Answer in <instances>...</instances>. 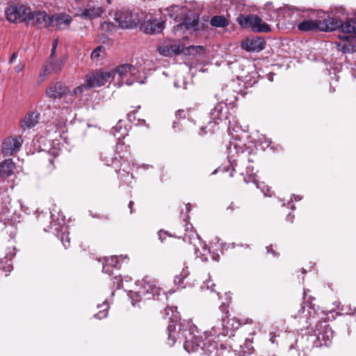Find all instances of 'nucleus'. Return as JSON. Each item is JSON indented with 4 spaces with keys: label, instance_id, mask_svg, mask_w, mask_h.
<instances>
[{
    "label": "nucleus",
    "instance_id": "f257e3e1",
    "mask_svg": "<svg viewBox=\"0 0 356 356\" xmlns=\"http://www.w3.org/2000/svg\"><path fill=\"white\" fill-rule=\"evenodd\" d=\"M220 309L223 314L221 321L211 327L209 335L207 332L200 335L197 327L191 322L177 323V315L173 314L170 315L169 311L172 313V308H166L165 315L170 320V323L167 328L168 344L173 346L177 341L185 339L184 348L188 353L197 352L206 356H236V352L230 346H226L221 344L220 348H218L217 343L214 341V339L220 335L225 337L229 334V320L225 325V318H227L228 313L227 307L222 303L220 306Z\"/></svg>",
    "mask_w": 356,
    "mask_h": 356
},
{
    "label": "nucleus",
    "instance_id": "f03ea898",
    "mask_svg": "<svg viewBox=\"0 0 356 356\" xmlns=\"http://www.w3.org/2000/svg\"><path fill=\"white\" fill-rule=\"evenodd\" d=\"M113 71L115 72V80H117L114 85L121 86L124 84L131 86L134 83H145V73L132 65L122 64Z\"/></svg>",
    "mask_w": 356,
    "mask_h": 356
},
{
    "label": "nucleus",
    "instance_id": "7ed1b4c3",
    "mask_svg": "<svg viewBox=\"0 0 356 356\" xmlns=\"http://www.w3.org/2000/svg\"><path fill=\"white\" fill-rule=\"evenodd\" d=\"M228 159L235 161V155H241L242 159H247L250 163L254 161L256 154V147L251 143L245 144L241 139L232 138L227 147Z\"/></svg>",
    "mask_w": 356,
    "mask_h": 356
},
{
    "label": "nucleus",
    "instance_id": "20e7f679",
    "mask_svg": "<svg viewBox=\"0 0 356 356\" xmlns=\"http://www.w3.org/2000/svg\"><path fill=\"white\" fill-rule=\"evenodd\" d=\"M143 282V286L138 291L134 292L130 291L128 293L133 305H136V302H140L142 296L152 295L153 298H154L155 296H157L159 298L161 295V289L156 285V282L154 280L149 277H145Z\"/></svg>",
    "mask_w": 356,
    "mask_h": 356
},
{
    "label": "nucleus",
    "instance_id": "39448f33",
    "mask_svg": "<svg viewBox=\"0 0 356 356\" xmlns=\"http://www.w3.org/2000/svg\"><path fill=\"white\" fill-rule=\"evenodd\" d=\"M228 107L227 104L221 102H218L215 105L213 108H212L209 113L211 120L208 123V126L202 127L201 131L203 132L200 133V135L205 134L207 133L204 131L205 129L209 128L210 131H212V126L211 124H218L220 122L223 120H227L228 124L231 123V120L229 119V116L228 115Z\"/></svg>",
    "mask_w": 356,
    "mask_h": 356
},
{
    "label": "nucleus",
    "instance_id": "423d86ee",
    "mask_svg": "<svg viewBox=\"0 0 356 356\" xmlns=\"http://www.w3.org/2000/svg\"><path fill=\"white\" fill-rule=\"evenodd\" d=\"M316 339L314 345L316 347L328 346L333 338V331L326 321L316 323L314 330Z\"/></svg>",
    "mask_w": 356,
    "mask_h": 356
},
{
    "label": "nucleus",
    "instance_id": "0eeeda50",
    "mask_svg": "<svg viewBox=\"0 0 356 356\" xmlns=\"http://www.w3.org/2000/svg\"><path fill=\"white\" fill-rule=\"evenodd\" d=\"M237 22L242 27H250L254 32L268 33L270 31L269 25L264 22L262 19L257 15H241L238 17Z\"/></svg>",
    "mask_w": 356,
    "mask_h": 356
},
{
    "label": "nucleus",
    "instance_id": "6e6552de",
    "mask_svg": "<svg viewBox=\"0 0 356 356\" xmlns=\"http://www.w3.org/2000/svg\"><path fill=\"white\" fill-rule=\"evenodd\" d=\"M85 0H75L74 5L72 7L74 10H77L74 15L81 16L83 19H94L99 17L104 13V10L100 6H88L84 8Z\"/></svg>",
    "mask_w": 356,
    "mask_h": 356
},
{
    "label": "nucleus",
    "instance_id": "1a4fd4ad",
    "mask_svg": "<svg viewBox=\"0 0 356 356\" xmlns=\"http://www.w3.org/2000/svg\"><path fill=\"white\" fill-rule=\"evenodd\" d=\"M88 79L89 86L92 88L104 86L107 83L115 81V72L111 71H95L88 74L86 76Z\"/></svg>",
    "mask_w": 356,
    "mask_h": 356
},
{
    "label": "nucleus",
    "instance_id": "9d476101",
    "mask_svg": "<svg viewBox=\"0 0 356 356\" xmlns=\"http://www.w3.org/2000/svg\"><path fill=\"white\" fill-rule=\"evenodd\" d=\"M30 10L29 8L24 5L10 6L6 10V18L10 22H27Z\"/></svg>",
    "mask_w": 356,
    "mask_h": 356
},
{
    "label": "nucleus",
    "instance_id": "9b49d317",
    "mask_svg": "<svg viewBox=\"0 0 356 356\" xmlns=\"http://www.w3.org/2000/svg\"><path fill=\"white\" fill-rule=\"evenodd\" d=\"M115 20L122 29H133L137 26L139 22L138 16L129 10L116 12Z\"/></svg>",
    "mask_w": 356,
    "mask_h": 356
},
{
    "label": "nucleus",
    "instance_id": "f8f14e48",
    "mask_svg": "<svg viewBox=\"0 0 356 356\" xmlns=\"http://www.w3.org/2000/svg\"><path fill=\"white\" fill-rule=\"evenodd\" d=\"M64 63V58L56 60L49 59V60L45 63L42 66V71L39 75V81H43L44 80V76L51 75L52 74L59 73L63 68Z\"/></svg>",
    "mask_w": 356,
    "mask_h": 356
},
{
    "label": "nucleus",
    "instance_id": "ddd939ff",
    "mask_svg": "<svg viewBox=\"0 0 356 356\" xmlns=\"http://www.w3.org/2000/svg\"><path fill=\"white\" fill-rule=\"evenodd\" d=\"M22 143L21 136L8 137L3 142L2 152L5 156H12L19 150Z\"/></svg>",
    "mask_w": 356,
    "mask_h": 356
},
{
    "label": "nucleus",
    "instance_id": "4468645a",
    "mask_svg": "<svg viewBox=\"0 0 356 356\" xmlns=\"http://www.w3.org/2000/svg\"><path fill=\"white\" fill-rule=\"evenodd\" d=\"M46 95L49 98L56 99L65 97L70 94V88L61 82L51 83L46 90Z\"/></svg>",
    "mask_w": 356,
    "mask_h": 356
},
{
    "label": "nucleus",
    "instance_id": "2eb2a0df",
    "mask_svg": "<svg viewBox=\"0 0 356 356\" xmlns=\"http://www.w3.org/2000/svg\"><path fill=\"white\" fill-rule=\"evenodd\" d=\"M27 22L42 26L51 27V16L44 11L31 12L30 10V16Z\"/></svg>",
    "mask_w": 356,
    "mask_h": 356
},
{
    "label": "nucleus",
    "instance_id": "dca6fc26",
    "mask_svg": "<svg viewBox=\"0 0 356 356\" xmlns=\"http://www.w3.org/2000/svg\"><path fill=\"white\" fill-rule=\"evenodd\" d=\"M164 29V22L155 17H150L143 25V31L147 34H156Z\"/></svg>",
    "mask_w": 356,
    "mask_h": 356
},
{
    "label": "nucleus",
    "instance_id": "f3484780",
    "mask_svg": "<svg viewBox=\"0 0 356 356\" xmlns=\"http://www.w3.org/2000/svg\"><path fill=\"white\" fill-rule=\"evenodd\" d=\"M242 49L247 51L259 52L265 47V42L259 38H247L241 42Z\"/></svg>",
    "mask_w": 356,
    "mask_h": 356
},
{
    "label": "nucleus",
    "instance_id": "a211bd4d",
    "mask_svg": "<svg viewBox=\"0 0 356 356\" xmlns=\"http://www.w3.org/2000/svg\"><path fill=\"white\" fill-rule=\"evenodd\" d=\"M184 45L177 42L165 43L158 47L159 54L164 56H172L181 54L184 51Z\"/></svg>",
    "mask_w": 356,
    "mask_h": 356
},
{
    "label": "nucleus",
    "instance_id": "6ab92c4d",
    "mask_svg": "<svg viewBox=\"0 0 356 356\" xmlns=\"http://www.w3.org/2000/svg\"><path fill=\"white\" fill-rule=\"evenodd\" d=\"M66 227L61 226L59 224L54 223L49 228H44V232H52L57 237L60 238L63 245L67 248L70 245V237L68 234L65 233Z\"/></svg>",
    "mask_w": 356,
    "mask_h": 356
},
{
    "label": "nucleus",
    "instance_id": "aec40b11",
    "mask_svg": "<svg viewBox=\"0 0 356 356\" xmlns=\"http://www.w3.org/2000/svg\"><path fill=\"white\" fill-rule=\"evenodd\" d=\"M15 255V248L13 245L8 246L6 248V255L4 259H0V269L6 272V276L13 270V265L11 260Z\"/></svg>",
    "mask_w": 356,
    "mask_h": 356
},
{
    "label": "nucleus",
    "instance_id": "412c9836",
    "mask_svg": "<svg viewBox=\"0 0 356 356\" xmlns=\"http://www.w3.org/2000/svg\"><path fill=\"white\" fill-rule=\"evenodd\" d=\"M72 17L67 14L60 13L51 16V27L63 29L70 25Z\"/></svg>",
    "mask_w": 356,
    "mask_h": 356
},
{
    "label": "nucleus",
    "instance_id": "4be33fe9",
    "mask_svg": "<svg viewBox=\"0 0 356 356\" xmlns=\"http://www.w3.org/2000/svg\"><path fill=\"white\" fill-rule=\"evenodd\" d=\"M355 17L346 19L343 22H341L340 29L342 33L348 34L344 37L346 39L349 38H356V11Z\"/></svg>",
    "mask_w": 356,
    "mask_h": 356
},
{
    "label": "nucleus",
    "instance_id": "5701e85b",
    "mask_svg": "<svg viewBox=\"0 0 356 356\" xmlns=\"http://www.w3.org/2000/svg\"><path fill=\"white\" fill-rule=\"evenodd\" d=\"M11 200L7 197L0 205V215L4 218L5 220H13L14 216L15 215L16 211L13 209Z\"/></svg>",
    "mask_w": 356,
    "mask_h": 356
},
{
    "label": "nucleus",
    "instance_id": "b1692460",
    "mask_svg": "<svg viewBox=\"0 0 356 356\" xmlns=\"http://www.w3.org/2000/svg\"><path fill=\"white\" fill-rule=\"evenodd\" d=\"M320 30L322 31H332L340 28L341 20L338 19L336 17H330L318 21Z\"/></svg>",
    "mask_w": 356,
    "mask_h": 356
},
{
    "label": "nucleus",
    "instance_id": "393cba45",
    "mask_svg": "<svg viewBox=\"0 0 356 356\" xmlns=\"http://www.w3.org/2000/svg\"><path fill=\"white\" fill-rule=\"evenodd\" d=\"M39 118L40 114L38 113L30 112L22 120L20 126L24 131L31 129L38 123Z\"/></svg>",
    "mask_w": 356,
    "mask_h": 356
},
{
    "label": "nucleus",
    "instance_id": "a878e982",
    "mask_svg": "<svg viewBox=\"0 0 356 356\" xmlns=\"http://www.w3.org/2000/svg\"><path fill=\"white\" fill-rule=\"evenodd\" d=\"M126 256L120 255L119 257L112 256L110 258H107L103 265L102 271L105 273L111 274V268H120V263L121 260L126 259Z\"/></svg>",
    "mask_w": 356,
    "mask_h": 356
},
{
    "label": "nucleus",
    "instance_id": "bb28decb",
    "mask_svg": "<svg viewBox=\"0 0 356 356\" xmlns=\"http://www.w3.org/2000/svg\"><path fill=\"white\" fill-rule=\"evenodd\" d=\"M15 164L12 159H6L0 163V177H7L13 174Z\"/></svg>",
    "mask_w": 356,
    "mask_h": 356
},
{
    "label": "nucleus",
    "instance_id": "cd10ccee",
    "mask_svg": "<svg viewBox=\"0 0 356 356\" xmlns=\"http://www.w3.org/2000/svg\"><path fill=\"white\" fill-rule=\"evenodd\" d=\"M298 28L302 31L320 30L319 22L316 20H304L298 25Z\"/></svg>",
    "mask_w": 356,
    "mask_h": 356
},
{
    "label": "nucleus",
    "instance_id": "c85d7f7f",
    "mask_svg": "<svg viewBox=\"0 0 356 356\" xmlns=\"http://www.w3.org/2000/svg\"><path fill=\"white\" fill-rule=\"evenodd\" d=\"M184 240L193 244L196 252L199 250L197 245H200L204 250H207L206 245L202 242L200 237L195 232L191 233L190 235L185 234Z\"/></svg>",
    "mask_w": 356,
    "mask_h": 356
},
{
    "label": "nucleus",
    "instance_id": "c756f323",
    "mask_svg": "<svg viewBox=\"0 0 356 356\" xmlns=\"http://www.w3.org/2000/svg\"><path fill=\"white\" fill-rule=\"evenodd\" d=\"M105 48L102 46H99L95 48L91 53L90 58L95 62H97L104 58Z\"/></svg>",
    "mask_w": 356,
    "mask_h": 356
},
{
    "label": "nucleus",
    "instance_id": "7c9ffc66",
    "mask_svg": "<svg viewBox=\"0 0 356 356\" xmlns=\"http://www.w3.org/2000/svg\"><path fill=\"white\" fill-rule=\"evenodd\" d=\"M337 49L343 53H354L356 51V44L339 42Z\"/></svg>",
    "mask_w": 356,
    "mask_h": 356
},
{
    "label": "nucleus",
    "instance_id": "2f4dec72",
    "mask_svg": "<svg viewBox=\"0 0 356 356\" xmlns=\"http://www.w3.org/2000/svg\"><path fill=\"white\" fill-rule=\"evenodd\" d=\"M120 121L119 123L113 127L111 130V133L113 135L115 138H116L118 140H120L121 138H123L127 136V129H122V126L120 124Z\"/></svg>",
    "mask_w": 356,
    "mask_h": 356
},
{
    "label": "nucleus",
    "instance_id": "473e14b6",
    "mask_svg": "<svg viewBox=\"0 0 356 356\" xmlns=\"http://www.w3.org/2000/svg\"><path fill=\"white\" fill-rule=\"evenodd\" d=\"M253 170V167L252 165H248L246 168L245 172H241V175L244 176L245 182H256V175L254 173Z\"/></svg>",
    "mask_w": 356,
    "mask_h": 356
},
{
    "label": "nucleus",
    "instance_id": "72a5a7b5",
    "mask_svg": "<svg viewBox=\"0 0 356 356\" xmlns=\"http://www.w3.org/2000/svg\"><path fill=\"white\" fill-rule=\"evenodd\" d=\"M227 19L223 16H214L211 19V24L215 27H226L228 25Z\"/></svg>",
    "mask_w": 356,
    "mask_h": 356
},
{
    "label": "nucleus",
    "instance_id": "f704fd0d",
    "mask_svg": "<svg viewBox=\"0 0 356 356\" xmlns=\"http://www.w3.org/2000/svg\"><path fill=\"white\" fill-rule=\"evenodd\" d=\"M197 26V22L193 20L192 22L188 23L187 22H184L177 24L174 26V31L175 33L182 31L184 29L188 30L190 29H195Z\"/></svg>",
    "mask_w": 356,
    "mask_h": 356
},
{
    "label": "nucleus",
    "instance_id": "c9c22d12",
    "mask_svg": "<svg viewBox=\"0 0 356 356\" xmlns=\"http://www.w3.org/2000/svg\"><path fill=\"white\" fill-rule=\"evenodd\" d=\"M120 178L127 184H131V180L134 179L133 174L126 172L124 169H120L118 171Z\"/></svg>",
    "mask_w": 356,
    "mask_h": 356
},
{
    "label": "nucleus",
    "instance_id": "e433bc0d",
    "mask_svg": "<svg viewBox=\"0 0 356 356\" xmlns=\"http://www.w3.org/2000/svg\"><path fill=\"white\" fill-rule=\"evenodd\" d=\"M91 86H89L88 79H86V82L77 87H76L72 92V95L76 96L81 95L86 90H90Z\"/></svg>",
    "mask_w": 356,
    "mask_h": 356
},
{
    "label": "nucleus",
    "instance_id": "4c0bfd02",
    "mask_svg": "<svg viewBox=\"0 0 356 356\" xmlns=\"http://www.w3.org/2000/svg\"><path fill=\"white\" fill-rule=\"evenodd\" d=\"M189 273L188 270V268H184L182 269L181 273L180 275L175 276L174 282L175 284L179 286H182L184 279L186 278L188 275Z\"/></svg>",
    "mask_w": 356,
    "mask_h": 356
},
{
    "label": "nucleus",
    "instance_id": "58836bf2",
    "mask_svg": "<svg viewBox=\"0 0 356 356\" xmlns=\"http://www.w3.org/2000/svg\"><path fill=\"white\" fill-rule=\"evenodd\" d=\"M99 308H102L99 313L94 315V317L102 319L107 316V312L108 309V305L106 300H105L102 305L98 306Z\"/></svg>",
    "mask_w": 356,
    "mask_h": 356
},
{
    "label": "nucleus",
    "instance_id": "ea45409f",
    "mask_svg": "<svg viewBox=\"0 0 356 356\" xmlns=\"http://www.w3.org/2000/svg\"><path fill=\"white\" fill-rule=\"evenodd\" d=\"M254 183L256 184L257 187L261 191L265 196H270V194L268 193L270 192V188L264 182H259L257 179H256V182Z\"/></svg>",
    "mask_w": 356,
    "mask_h": 356
},
{
    "label": "nucleus",
    "instance_id": "a19ab883",
    "mask_svg": "<svg viewBox=\"0 0 356 356\" xmlns=\"http://www.w3.org/2000/svg\"><path fill=\"white\" fill-rule=\"evenodd\" d=\"M101 28L104 31H113L115 29V25L109 22H104L101 24Z\"/></svg>",
    "mask_w": 356,
    "mask_h": 356
},
{
    "label": "nucleus",
    "instance_id": "79ce46f5",
    "mask_svg": "<svg viewBox=\"0 0 356 356\" xmlns=\"http://www.w3.org/2000/svg\"><path fill=\"white\" fill-rule=\"evenodd\" d=\"M122 280L120 277L115 276L113 278V285H115L116 289H119L122 287Z\"/></svg>",
    "mask_w": 356,
    "mask_h": 356
},
{
    "label": "nucleus",
    "instance_id": "37998d69",
    "mask_svg": "<svg viewBox=\"0 0 356 356\" xmlns=\"http://www.w3.org/2000/svg\"><path fill=\"white\" fill-rule=\"evenodd\" d=\"M335 17L337 18L338 17L346 15V13L345 12V9L343 7L336 8L334 10Z\"/></svg>",
    "mask_w": 356,
    "mask_h": 356
},
{
    "label": "nucleus",
    "instance_id": "c03bdc74",
    "mask_svg": "<svg viewBox=\"0 0 356 356\" xmlns=\"http://www.w3.org/2000/svg\"><path fill=\"white\" fill-rule=\"evenodd\" d=\"M179 7L178 6H175V5H173L168 8H166V10L168 12V14L170 16V17H176L177 16H175L174 15V13H173V11L174 10H179Z\"/></svg>",
    "mask_w": 356,
    "mask_h": 356
},
{
    "label": "nucleus",
    "instance_id": "a18cd8bd",
    "mask_svg": "<svg viewBox=\"0 0 356 356\" xmlns=\"http://www.w3.org/2000/svg\"><path fill=\"white\" fill-rule=\"evenodd\" d=\"M110 159L111 161L108 159L107 156H105V159H104L103 160L105 161V163L107 165H113L115 164V162H117V157H111Z\"/></svg>",
    "mask_w": 356,
    "mask_h": 356
},
{
    "label": "nucleus",
    "instance_id": "49530a36",
    "mask_svg": "<svg viewBox=\"0 0 356 356\" xmlns=\"http://www.w3.org/2000/svg\"><path fill=\"white\" fill-rule=\"evenodd\" d=\"M186 115H187V111H186L184 110H179L175 113L177 118H185Z\"/></svg>",
    "mask_w": 356,
    "mask_h": 356
},
{
    "label": "nucleus",
    "instance_id": "de8ad7c7",
    "mask_svg": "<svg viewBox=\"0 0 356 356\" xmlns=\"http://www.w3.org/2000/svg\"><path fill=\"white\" fill-rule=\"evenodd\" d=\"M135 113H136V111H134L132 112H130L127 114V119L129 122L134 123L135 120H136V118H135Z\"/></svg>",
    "mask_w": 356,
    "mask_h": 356
},
{
    "label": "nucleus",
    "instance_id": "09e8293b",
    "mask_svg": "<svg viewBox=\"0 0 356 356\" xmlns=\"http://www.w3.org/2000/svg\"><path fill=\"white\" fill-rule=\"evenodd\" d=\"M210 282V281H208L207 283H204L203 286H202V289L207 288V289H209L211 288V291H213V289H212V287L214 286L215 284L211 283V284L209 285Z\"/></svg>",
    "mask_w": 356,
    "mask_h": 356
},
{
    "label": "nucleus",
    "instance_id": "8fccbe9b",
    "mask_svg": "<svg viewBox=\"0 0 356 356\" xmlns=\"http://www.w3.org/2000/svg\"><path fill=\"white\" fill-rule=\"evenodd\" d=\"M266 251L268 253H272L274 256H276L277 254L273 250L272 245L266 247Z\"/></svg>",
    "mask_w": 356,
    "mask_h": 356
},
{
    "label": "nucleus",
    "instance_id": "3c124183",
    "mask_svg": "<svg viewBox=\"0 0 356 356\" xmlns=\"http://www.w3.org/2000/svg\"><path fill=\"white\" fill-rule=\"evenodd\" d=\"M17 57V53H13L10 58L9 63L12 64L15 60Z\"/></svg>",
    "mask_w": 356,
    "mask_h": 356
},
{
    "label": "nucleus",
    "instance_id": "603ef678",
    "mask_svg": "<svg viewBox=\"0 0 356 356\" xmlns=\"http://www.w3.org/2000/svg\"><path fill=\"white\" fill-rule=\"evenodd\" d=\"M238 207L235 204V203L234 202H232L229 207H227V210H231V211H234L236 208H237Z\"/></svg>",
    "mask_w": 356,
    "mask_h": 356
},
{
    "label": "nucleus",
    "instance_id": "864d4df0",
    "mask_svg": "<svg viewBox=\"0 0 356 356\" xmlns=\"http://www.w3.org/2000/svg\"><path fill=\"white\" fill-rule=\"evenodd\" d=\"M56 49L51 48V54H50V56H49V59L50 60L54 59V58L55 56V54H56Z\"/></svg>",
    "mask_w": 356,
    "mask_h": 356
},
{
    "label": "nucleus",
    "instance_id": "5fc2aeb1",
    "mask_svg": "<svg viewBox=\"0 0 356 356\" xmlns=\"http://www.w3.org/2000/svg\"><path fill=\"white\" fill-rule=\"evenodd\" d=\"M165 234H166V232H163L162 230L159 232V237L161 242L163 241V235H165Z\"/></svg>",
    "mask_w": 356,
    "mask_h": 356
},
{
    "label": "nucleus",
    "instance_id": "6e6d98bb",
    "mask_svg": "<svg viewBox=\"0 0 356 356\" xmlns=\"http://www.w3.org/2000/svg\"><path fill=\"white\" fill-rule=\"evenodd\" d=\"M23 70V66L22 65H17L15 67V71L17 72H21L22 70Z\"/></svg>",
    "mask_w": 356,
    "mask_h": 356
},
{
    "label": "nucleus",
    "instance_id": "4d7b16f0",
    "mask_svg": "<svg viewBox=\"0 0 356 356\" xmlns=\"http://www.w3.org/2000/svg\"><path fill=\"white\" fill-rule=\"evenodd\" d=\"M57 46H58V40H54L53 42V44H52V48L56 49Z\"/></svg>",
    "mask_w": 356,
    "mask_h": 356
},
{
    "label": "nucleus",
    "instance_id": "13d9d810",
    "mask_svg": "<svg viewBox=\"0 0 356 356\" xmlns=\"http://www.w3.org/2000/svg\"><path fill=\"white\" fill-rule=\"evenodd\" d=\"M306 318V322L309 324V325H312V324L314 323V321H312V318H308L307 317H305Z\"/></svg>",
    "mask_w": 356,
    "mask_h": 356
},
{
    "label": "nucleus",
    "instance_id": "bf43d9fd",
    "mask_svg": "<svg viewBox=\"0 0 356 356\" xmlns=\"http://www.w3.org/2000/svg\"><path fill=\"white\" fill-rule=\"evenodd\" d=\"M312 313H314V309L312 308L311 307H309L307 309V314L311 315Z\"/></svg>",
    "mask_w": 356,
    "mask_h": 356
},
{
    "label": "nucleus",
    "instance_id": "052dcab7",
    "mask_svg": "<svg viewBox=\"0 0 356 356\" xmlns=\"http://www.w3.org/2000/svg\"><path fill=\"white\" fill-rule=\"evenodd\" d=\"M241 325V323L239 321H236V325H234V324L232 325V327H234V329H238L239 327V326Z\"/></svg>",
    "mask_w": 356,
    "mask_h": 356
},
{
    "label": "nucleus",
    "instance_id": "680f3d73",
    "mask_svg": "<svg viewBox=\"0 0 356 356\" xmlns=\"http://www.w3.org/2000/svg\"><path fill=\"white\" fill-rule=\"evenodd\" d=\"M294 216H291L290 214L287 216L286 217V220L288 221H290V222H293V219Z\"/></svg>",
    "mask_w": 356,
    "mask_h": 356
},
{
    "label": "nucleus",
    "instance_id": "e2e57ef3",
    "mask_svg": "<svg viewBox=\"0 0 356 356\" xmlns=\"http://www.w3.org/2000/svg\"><path fill=\"white\" fill-rule=\"evenodd\" d=\"M293 197L294 198L295 201H298L301 200V197L299 195H293Z\"/></svg>",
    "mask_w": 356,
    "mask_h": 356
},
{
    "label": "nucleus",
    "instance_id": "0e129e2a",
    "mask_svg": "<svg viewBox=\"0 0 356 356\" xmlns=\"http://www.w3.org/2000/svg\"><path fill=\"white\" fill-rule=\"evenodd\" d=\"M133 205H134V202L133 201H130L129 203V208L131 210V213H132Z\"/></svg>",
    "mask_w": 356,
    "mask_h": 356
},
{
    "label": "nucleus",
    "instance_id": "69168bd1",
    "mask_svg": "<svg viewBox=\"0 0 356 356\" xmlns=\"http://www.w3.org/2000/svg\"><path fill=\"white\" fill-rule=\"evenodd\" d=\"M305 309V306H302L301 309L299 310V313H301V312L304 313Z\"/></svg>",
    "mask_w": 356,
    "mask_h": 356
},
{
    "label": "nucleus",
    "instance_id": "338daca9",
    "mask_svg": "<svg viewBox=\"0 0 356 356\" xmlns=\"http://www.w3.org/2000/svg\"><path fill=\"white\" fill-rule=\"evenodd\" d=\"M195 49H202V47H200V46H197V47H190V49H195Z\"/></svg>",
    "mask_w": 356,
    "mask_h": 356
},
{
    "label": "nucleus",
    "instance_id": "774afa93",
    "mask_svg": "<svg viewBox=\"0 0 356 356\" xmlns=\"http://www.w3.org/2000/svg\"><path fill=\"white\" fill-rule=\"evenodd\" d=\"M270 341L272 343H274L275 342V337L272 336L270 338Z\"/></svg>",
    "mask_w": 356,
    "mask_h": 356
}]
</instances>
